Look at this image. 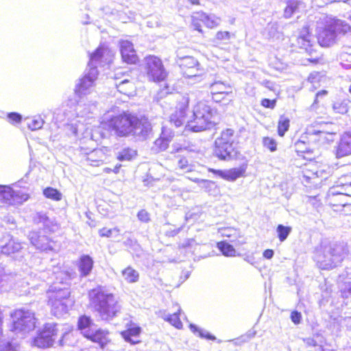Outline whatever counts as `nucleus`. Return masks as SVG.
Listing matches in <instances>:
<instances>
[{
    "label": "nucleus",
    "instance_id": "nucleus-1",
    "mask_svg": "<svg viewBox=\"0 0 351 351\" xmlns=\"http://www.w3.org/2000/svg\"><path fill=\"white\" fill-rule=\"evenodd\" d=\"M188 97H182L177 110L169 117L170 124L178 128L186 121V128L193 132H201L213 128L218 122L217 110L205 101L198 102L193 109L191 119L186 121V110L189 106Z\"/></svg>",
    "mask_w": 351,
    "mask_h": 351
},
{
    "label": "nucleus",
    "instance_id": "nucleus-2",
    "mask_svg": "<svg viewBox=\"0 0 351 351\" xmlns=\"http://www.w3.org/2000/svg\"><path fill=\"white\" fill-rule=\"evenodd\" d=\"M106 119L109 129L120 137L132 135L145 138L152 130V125L147 118H139L129 112Z\"/></svg>",
    "mask_w": 351,
    "mask_h": 351
},
{
    "label": "nucleus",
    "instance_id": "nucleus-3",
    "mask_svg": "<svg viewBox=\"0 0 351 351\" xmlns=\"http://www.w3.org/2000/svg\"><path fill=\"white\" fill-rule=\"evenodd\" d=\"M88 298L90 307L102 321L110 322L121 312V306L116 297L101 287L90 290Z\"/></svg>",
    "mask_w": 351,
    "mask_h": 351
},
{
    "label": "nucleus",
    "instance_id": "nucleus-4",
    "mask_svg": "<svg viewBox=\"0 0 351 351\" xmlns=\"http://www.w3.org/2000/svg\"><path fill=\"white\" fill-rule=\"evenodd\" d=\"M109 53L107 48L99 47L90 56L88 67L84 71V75L78 80L75 85V92L79 97L87 95L93 91L98 76L97 64L102 65L109 62L110 60L106 58Z\"/></svg>",
    "mask_w": 351,
    "mask_h": 351
},
{
    "label": "nucleus",
    "instance_id": "nucleus-5",
    "mask_svg": "<svg viewBox=\"0 0 351 351\" xmlns=\"http://www.w3.org/2000/svg\"><path fill=\"white\" fill-rule=\"evenodd\" d=\"M350 26L344 21L326 16H323L317 21L316 34L317 42L322 47L332 45L338 34H345Z\"/></svg>",
    "mask_w": 351,
    "mask_h": 351
},
{
    "label": "nucleus",
    "instance_id": "nucleus-6",
    "mask_svg": "<svg viewBox=\"0 0 351 351\" xmlns=\"http://www.w3.org/2000/svg\"><path fill=\"white\" fill-rule=\"evenodd\" d=\"M347 253V249L342 245L322 241L316 249L315 260L322 269H330L341 263Z\"/></svg>",
    "mask_w": 351,
    "mask_h": 351
},
{
    "label": "nucleus",
    "instance_id": "nucleus-7",
    "mask_svg": "<svg viewBox=\"0 0 351 351\" xmlns=\"http://www.w3.org/2000/svg\"><path fill=\"white\" fill-rule=\"evenodd\" d=\"M236 135L232 129H226L221 133L215 142V154L221 160H232L237 157L235 146Z\"/></svg>",
    "mask_w": 351,
    "mask_h": 351
},
{
    "label": "nucleus",
    "instance_id": "nucleus-8",
    "mask_svg": "<svg viewBox=\"0 0 351 351\" xmlns=\"http://www.w3.org/2000/svg\"><path fill=\"white\" fill-rule=\"evenodd\" d=\"M51 311L56 317H61L68 311L70 291L66 288L54 287L47 292Z\"/></svg>",
    "mask_w": 351,
    "mask_h": 351
},
{
    "label": "nucleus",
    "instance_id": "nucleus-9",
    "mask_svg": "<svg viewBox=\"0 0 351 351\" xmlns=\"http://www.w3.org/2000/svg\"><path fill=\"white\" fill-rule=\"evenodd\" d=\"M13 319L12 330L23 336L35 328L34 313L27 309L20 308L11 314Z\"/></svg>",
    "mask_w": 351,
    "mask_h": 351
},
{
    "label": "nucleus",
    "instance_id": "nucleus-10",
    "mask_svg": "<svg viewBox=\"0 0 351 351\" xmlns=\"http://www.w3.org/2000/svg\"><path fill=\"white\" fill-rule=\"evenodd\" d=\"M28 199V194L14 191L9 185L0 184V206L21 205Z\"/></svg>",
    "mask_w": 351,
    "mask_h": 351
},
{
    "label": "nucleus",
    "instance_id": "nucleus-11",
    "mask_svg": "<svg viewBox=\"0 0 351 351\" xmlns=\"http://www.w3.org/2000/svg\"><path fill=\"white\" fill-rule=\"evenodd\" d=\"M145 70L149 80L154 82L163 81L167 75L161 60L154 56L145 58Z\"/></svg>",
    "mask_w": 351,
    "mask_h": 351
},
{
    "label": "nucleus",
    "instance_id": "nucleus-12",
    "mask_svg": "<svg viewBox=\"0 0 351 351\" xmlns=\"http://www.w3.org/2000/svg\"><path fill=\"white\" fill-rule=\"evenodd\" d=\"M221 18L214 14H206L204 12H197L192 16V25L199 32H202V23L208 28H215L221 23Z\"/></svg>",
    "mask_w": 351,
    "mask_h": 351
},
{
    "label": "nucleus",
    "instance_id": "nucleus-13",
    "mask_svg": "<svg viewBox=\"0 0 351 351\" xmlns=\"http://www.w3.org/2000/svg\"><path fill=\"white\" fill-rule=\"evenodd\" d=\"M57 331L56 324L53 323L46 324L34 339V345L43 348L51 346L57 337Z\"/></svg>",
    "mask_w": 351,
    "mask_h": 351
},
{
    "label": "nucleus",
    "instance_id": "nucleus-14",
    "mask_svg": "<svg viewBox=\"0 0 351 351\" xmlns=\"http://www.w3.org/2000/svg\"><path fill=\"white\" fill-rule=\"evenodd\" d=\"M180 66L183 75L188 78L199 79L203 73V69L199 62L192 56H186L180 60Z\"/></svg>",
    "mask_w": 351,
    "mask_h": 351
},
{
    "label": "nucleus",
    "instance_id": "nucleus-15",
    "mask_svg": "<svg viewBox=\"0 0 351 351\" xmlns=\"http://www.w3.org/2000/svg\"><path fill=\"white\" fill-rule=\"evenodd\" d=\"M44 230L32 231L28 235L29 240L32 245L41 251L52 250L53 241L48 236L43 234Z\"/></svg>",
    "mask_w": 351,
    "mask_h": 351
},
{
    "label": "nucleus",
    "instance_id": "nucleus-16",
    "mask_svg": "<svg viewBox=\"0 0 351 351\" xmlns=\"http://www.w3.org/2000/svg\"><path fill=\"white\" fill-rule=\"evenodd\" d=\"M296 42L298 47L310 56H313V54L316 52L315 49L316 45L315 44L313 37L309 34L306 27H304L302 29Z\"/></svg>",
    "mask_w": 351,
    "mask_h": 351
},
{
    "label": "nucleus",
    "instance_id": "nucleus-17",
    "mask_svg": "<svg viewBox=\"0 0 351 351\" xmlns=\"http://www.w3.org/2000/svg\"><path fill=\"white\" fill-rule=\"evenodd\" d=\"M120 52L123 62L128 64H134L138 60L136 52L132 42L129 40H120Z\"/></svg>",
    "mask_w": 351,
    "mask_h": 351
},
{
    "label": "nucleus",
    "instance_id": "nucleus-18",
    "mask_svg": "<svg viewBox=\"0 0 351 351\" xmlns=\"http://www.w3.org/2000/svg\"><path fill=\"white\" fill-rule=\"evenodd\" d=\"M335 155L337 158L351 155V132H344L335 147Z\"/></svg>",
    "mask_w": 351,
    "mask_h": 351
},
{
    "label": "nucleus",
    "instance_id": "nucleus-19",
    "mask_svg": "<svg viewBox=\"0 0 351 351\" xmlns=\"http://www.w3.org/2000/svg\"><path fill=\"white\" fill-rule=\"evenodd\" d=\"M109 332L108 330L103 329H94L91 331L86 330L84 332V337L93 342L99 343L101 347L106 346L109 341Z\"/></svg>",
    "mask_w": 351,
    "mask_h": 351
},
{
    "label": "nucleus",
    "instance_id": "nucleus-20",
    "mask_svg": "<svg viewBox=\"0 0 351 351\" xmlns=\"http://www.w3.org/2000/svg\"><path fill=\"white\" fill-rule=\"evenodd\" d=\"M350 187L346 181H345L343 177H341L337 182L336 186H333L330 188L327 193V199H330V202H335V197L339 195H348V188Z\"/></svg>",
    "mask_w": 351,
    "mask_h": 351
},
{
    "label": "nucleus",
    "instance_id": "nucleus-21",
    "mask_svg": "<svg viewBox=\"0 0 351 351\" xmlns=\"http://www.w3.org/2000/svg\"><path fill=\"white\" fill-rule=\"evenodd\" d=\"M311 141H317L319 144L329 143L334 141L335 132H326L324 130L309 131Z\"/></svg>",
    "mask_w": 351,
    "mask_h": 351
},
{
    "label": "nucleus",
    "instance_id": "nucleus-22",
    "mask_svg": "<svg viewBox=\"0 0 351 351\" xmlns=\"http://www.w3.org/2000/svg\"><path fill=\"white\" fill-rule=\"evenodd\" d=\"M210 88L214 100H217L216 96L228 95L232 93V88L230 85L223 82L215 81L210 84Z\"/></svg>",
    "mask_w": 351,
    "mask_h": 351
},
{
    "label": "nucleus",
    "instance_id": "nucleus-23",
    "mask_svg": "<svg viewBox=\"0 0 351 351\" xmlns=\"http://www.w3.org/2000/svg\"><path fill=\"white\" fill-rule=\"evenodd\" d=\"M4 239L8 241V242L5 244H0L1 253L9 255L10 254L15 253L21 249L22 247L21 243L10 238L9 234L4 236Z\"/></svg>",
    "mask_w": 351,
    "mask_h": 351
},
{
    "label": "nucleus",
    "instance_id": "nucleus-24",
    "mask_svg": "<svg viewBox=\"0 0 351 351\" xmlns=\"http://www.w3.org/2000/svg\"><path fill=\"white\" fill-rule=\"evenodd\" d=\"M34 223L36 224H42L45 230L53 232L56 224L49 218L46 213L43 212H38L33 216Z\"/></svg>",
    "mask_w": 351,
    "mask_h": 351
},
{
    "label": "nucleus",
    "instance_id": "nucleus-25",
    "mask_svg": "<svg viewBox=\"0 0 351 351\" xmlns=\"http://www.w3.org/2000/svg\"><path fill=\"white\" fill-rule=\"evenodd\" d=\"M218 232L221 237L230 238V241L235 243L236 245H241L244 243V241L239 240L241 237L239 230L230 227L221 228L218 230Z\"/></svg>",
    "mask_w": 351,
    "mask_h": 351
},
{
    "label": "nucleus",
    "instance_id": "nucleus-26",
    "mask_svg": "<svg viewBox=\"0 0 351 351\" xmlns=\"http://www.w3.org/2000/svg\"><path fill=\"white\" fill-rule=\"evenodd\" d=\"M93 260L90 256L82 255L78 263L80 275L83 277L88 276L93 269Z\"/></svg>",
    "mask_w": 351,
    "mask_h": 351
},
{
    "label": "nucleus",
    "instance_id": "nucleus-27",
    "mask_svg": "<svg viewBox=\"0 0 351 351\" xmlns=\"http://www.w3.org/2000/svg\"><path fill=\"white\" fill-rule=\"evenodd\" d=\"M245 169L243 167L233 168L226 171H218V175L228 181L233 182L243 176Z\"/></svg>",
    "mask_w": 351,
    "mask_h": 351
},
{
    "label": "nucleus",
    "instance_id": "nucleus-28",
    "mask_svg": "<svg viewBox=\"0 0 351 351\" xmlns=\"http://www.w3.org/2000/svg\"><path fill=\"white\" fill-rule=\"evenodd\" d=\"M308 136H310V132L308 133ZM310 141H312L310 138V136L307 137L306 136H301L300 139L298 140L294 145L295 149L298 153L304 154V153H311L313 147V145L310 143Z\"/></svg>",
    "mask_w": 351,
    "mask_h": 351
},
{
    "label": "nucleus",
    "instance_id": "nucleus-29",
    "mask_svg": "<svg viewBox=\"0 0 351 351\" xmlns=\"http://www.w3.org/2000/svg\"><path fill=\"white\" fill-rule=\"evenodd\" d=\"M105 158V154L100 149H94L86 156L88 163L94 167H98L102 165Z\"/></svg>",
    "mask_w": 351,
    "mask_h": 351
},
{
    "label": "nucleus",
    "instance_id": "nucleus-30",
    "mask_svg": "<svg viewBox=\"0 0 351 351\" xmlns=\"http://www.w3.org/2000/svg\"><path fill=\"white\" fill-rule=\"evenodd\" d=\"M350 101L347 99H337L332 101V109L334 113L345 114L349 110Z\"/></svg>",
    "mask_w": 351,
    "mask_h": 351
},
{
    "label": "nucleus",
    "instance_id": "nucleus-31",
    "mask_svg": "<svg viewBox=\"0 0 351 351\" xmlns=\"http://www.w3.org/2000/svg\"><path fill=\"white\" fill-rule=\"evenodd\" d=\"M141 328L139 326H135L121 332V335L125 341L134 345L138 343L139 341H135L132 339V337H138L141 333Z\"/></svg>",
    "mask_w": 351,
    "mask_h": 351
},
{
    "label": "nucleus",
    "instance_id": "nucleus-32",
    "mask_svg": "<svg viewBox=\"0 0 351 351\" xmlns=\"http://www.w3.org/2000/svg\"><path fill=\"white\" fill-rule=\"evenodd\" d=\"M94 323L91 318L86 315L81 316L78 319V328L84 336V332L87 330L91 331L93 328Z\"/></svg>",
    "mask_w": 351,
    "mask_h": 351
},
{
    "label": "nucleus",
    "instance_id": "nucleus-33",
    "mask_svg": "<svg viewBox=\"0 0 351 351\" xmlns=\"http://www.w3.org/2000/svg\"><path fill=\"white\" fill-rule=\"evenodd\" d=\"M116 86L119 92L127 95L132 94L134 88L133 82L128 79L116 84Z\"/></svg>",
    "mask_w": 351,
    "mask_h": 351
},
{
    "label": "nucleus",
    "instance_id": "nucleus-34",
    "mask_svg": "<svg viewBox=\"0 0 351 351\" xmlns=\"http://www.w3.org/2000/svg\"><path fill=\"white\" fill-rule=\"evenodd\" d=\"M123 278L129 283L136 282L138 280L139 274L137 271L128 267L122 271Z\"/></svg>",
    "mask_w": 351,
    "mask_h": 351
},
{
    "label": "nucleus",
    "instance_id": "nucleus-35",
    "mask_svg": "<svg viewBox=\"0 0 351 351\" xmlns=\"http://www.w3.org/2000/svg\"><path fill=\"white\" fill-rule=\"evenodd\" d=\"M217 248L225 256H234L236 250L232 245L226 241H220L217 243Z\"/></svg>",
    "mask_w": 351,
    "mask_h": 351
},
{
    "label": "nucleus",
    "instance_id": "nucleus-36",
    "mask_svg": "<svg viewBox=\"0 0 351 351\" xmlns=\"http://www.w3.org/2000/svg\"><path fill=\"white\" fill-rule=\"evenodd\" d=\"M95 108V105L92 104L91 105H88V107L86 106L85 104H82L79 103L76 107V112L78 117L82 118L84 117H88L89 114L93 113V111Z\"/></svg>",
    "mask_w": 351,
    "mask_h": 351
},
{
    "label": "nucleus",
    "instance_id": "nucleus-37",
    "mask_svg": "<svg viewBox=\"0 0 351 351\" xmlns=\"http://www.w3.org/2000/svg\"><path fill=\"white\" fill-rule=\"evenodd\" d=\"M136 156V151L130 147L124 148L118 153L117 159L120 161L130 160Z\"/></svg>",
    "mask_w": 351,
    "mask_h": 351
},
{
    "label": "nucleus",
    "instance_id": "nucleus-38",
    "mask_svg": "<svg viewBox=\"0 0 351 351\" xmlns=\"http://www.w3.org/2000/svg\"><path fill=\"white\" fill-rule=\"evenodd\" d=\"M191 330L197 334L201 338H205L209 340H215L216 337L212 335H210L208 331L201 329L198 328L196 325L191 324L190 326Z\"/></svg>",
    "mask_w": 351,
    "mask_h": 351
},
{
    "label": "nucleus",
    "instance_id": "nucleus-39",
    "mask_svg": "<svg viewBox=\"0 0 351 351\" xmlns=\"http://www.w3.org/2000/svg\"><path fill=\"white\" fill-rule=\"evenodd\" d=\"M44 123V119L40 115H36L33 117L29 122L27 123V127L32 131L37 130L42 128Z\"/></svg>",
    "mask_w": 351,
    "mask_h": 351
},
{
    "label": "nucleus",
    "instance_id": "nucleus-40",
    "mask_svg": "<svg viewBox=\"0 0 351 351\" xmlns=\"http://www.w3.org/2000/svg\"><path fill=\"white\" fill-rule=\"evenodd\" d=\"M299 1L298 0H291L288 2L285 9L284 16L285 18H290L298 10Z\"/></svg>",
    "mask_w": 351,
    "mask_h": 351
},
{
    "label": "nucleus",
    "instance_id": "nucleus-41",
    "mask_svg": "<svg viewBox=\"0 0 351 351\" xmlns=\"http://www.w3.org/2000/svg\"><path fill=\"white\" fill-rule=\"evenodd\" d=\"M44 195L49 199L59 201L62 199L61 193L52 187H47L43 191Z\"/></svg>",
    "mask_w": 351,
    "mask_h": 351
},
{
    "label": "nucleus",
    "instance_id": "nucleus-42",
    "mask_svg": "<svg viewBox=\"0 0 351 351\" xmlns=\"http://www.w3.org/2000/svg\"><path fill=\"white\" fill-rule=\"evenodd\" d=\"M276 232L278 237L281 242H283L287 239L288 236L291 232V228L289 226H285L280 224L277 226Z\"/></svg>",
    "mask_w": 351,
    "mask_h": 351
},
{
    "label": "nucleus",
    "instance_id": "nucleus-43",
    "mask_svg": "<svg viewBox=\"0 0 351 351\" xmlns=\"http://www.w3.org/2000/svg\"><path fill=\"white\" fill-rule=\"evenodd\" d=\"M164 319L176 328L180 329L182 327V323L180 321L179 314L177 312L165 315Z\"/></svg>",
    "mask_w": 351,
    "mask_h": 351
},
{
    "label": "nucleus",
    "instance_id": "nucleus-44",
    "mask_svg": "<svg viewBox=\"0 0 351 351\" xmlns=\"http://www.w3.org/2000/svg\"><path fill=\"white\" fill-rule=\"evenodd\" d=\"M289 128V119L284 116L280 117L278 125V133L280 136H283Z\"/></svg>",
    "mask_w": 351,
    "mask_h": 351
},
{
    "label": "nucleus",
    "instance_id": "nucleus-45",
    "mask_svg": "<svg viewBox=\"0 0 351 351\" xmlns=\"http://www.w3.org/2000/svg\"><path fill=\"white\" fill-rule=\"evenodd\" d=\"M169 145V143L167 141V140H165L161 136H160L154 141L152 150L156 152H162L167 149Z\"/></svg>",
    "mask_w": 351,
    "mask_h": 351
},
{
    "label": "nucleus",
    "instance_id": "nucleus-46",
    "mask_svg": "<svg viewBox=\"0 0 351 351\" xmlns=\"http://www.w3.org/2000/svg\"><path fill=\"white\" fill-rule=\"evenodd\" d=\"M349 195H339L338 196H336V197H335V202H330V199H326V201L328 203V204H330L331 206L334 207V206H346L347 204H348V202H347V198Z\"/></svg>",
    "mask_w": 351,
    "mask_h": 351
},
{
    "label": "nucleus",
    "instance_id": "nucleus-47",
    "mask_svg": "<svg viewBox=\"0 0 351 351\" xmlns=\"http://www.w3.org/2000/svg\"><path fill=\"white\" fill-rule=\"evenodd\" d=\"M177 165L182 172H189L193 169V166L189 164L188 160L184 157H180L178 159Z\"/></svg>",
    "mask_w": 351,
    "mask_h": 351
},
{
    "label": "nucleus",
    "instance_id": "nucleus-48",
    "mask_svg": "<svg viewBox=\"0 0 351 351\" xmlns=\"http://www.w3.org/2000/svg\"><path fill=\"white\" fill-rule=\"evenodd\" d=\"M263 145L271 152H274L277 149V143L273 138L268 136L264 137L263 138Z\"/></svg>",
    "mask_w": 351,
    "mask_h": 351
},
{
    "label": "nucleus",
    "instance_id": "nucleus-49",
    "mask_svg": "<svg viewBox=\"0 0 351 351\" xmlns=\"http://www.w3.org/2000/svg\"><path fill=\"white\" fill-rule=\"evenodd\" d=\"M160 136H161L165 140H167V141L169 143L174 136V132L171 128L167 125H164L162 126V132Z\"/></svg>",
    "mask_w": 351,
    "mask_h": 351
},
{
    "label": "nucleus",
    "instance_id": "nucleus-50",
    "mask_svg": "<svg viewBox=\"0 0 351 351\" xmlns=\"http://www.w3.org/2000/svg\"><path fill=\"white\" fill-rule=\"evenodd\" d=\"M265 30L268 32L269 37L273 38L278 33V25L277 23H269L267 24Z\"/></svg>",
    "mask_w": 351,
    "mask_h": 351
},
{
    "label": "nucleus",
    "instance_id": "nucleus-51",
    "mask_svg": "<svg viewBox=\"0 0 351 351\" xmlns=\"http://www.w3.org/2000/svg\"><path fill=\"white\" fill-rule=\"evenodd\" d=\"M0 351H18V345L8 342L0 346Z\"/></svg>",
    "mask_w": 351,
    "mask_h": 351
},
{
    "label": "nucleus",
    "instance_id": "nucleus-52",
    "mask_svg": "<svg viewBox=\"0 0 351 351\" xmlns=\"http://www.w3.org/2000/svg\"><path fill=\"white\" fill-rule=\"evenodd\" d=\"M341 294L343 298H348L351 295V282H345L341 288Z\"/></svg>",
    "mask_w": 351,
    "mask_h": 351
},
{
    "label": "nucleus",
    "instance_id": "nucleus-53",
    "mask_svg": "<svg viewBox=\"0 0 351 351\" xmlns=\"http://www.w3.org/2000/svg\"><path fill=\"white\" fill-rule=\"evenodd\" d=\"M9 121L12 123H20L22 120V116L17 112H10L8 114Z\"/></svg>",
    "mask_w": 351,
    "mask_h": 351
},
{
    "label": "nucleus",
    "instance_id": "nucleus-54",
    "mask_svg": "<svg viewBox=\"0 0 351 351\" xmlns=\"http://www.w3.org/2000/svg\"><path fill=\"white\" fill-rule=\"evenodd\" d=\"M290 318L295 324H299L302 320V314L297 311H293L291 313Z\"/></svg>",
    "mask_w": 351,
    "mask_h": 351
},
{
    "label": "nucleus",
    "instance_id": "nucleus-55",
    "mask_svg": "<svg viewBox=\"0 0 351 351\" xmlns=\"http://www.w3.org/2000/svg\"><path fill=\"white\" fill-rule=\"evenodd\" d=\"M215 38L219 40H228L230 38V33L227 31H219L216 34Z\"/></svg>",
    "mask_w": 351,
    "mask_h": 351
},
{
    "label": "nucleus",
    "instance_id": "nucleus-56",
    "mask_svg": "<svg viewBox=\"0 0 351 351\" xmlns=\"http://www.w3.org/2000/svg\"><path fill=\"white\" fill-rule=\"evenodd\" d=\"M113 232H119V230L117 228L113 229L102 228L99 230V234L101 237H110Z\"/></svg>",
    "mask_w": 351,
    "mask_h": 351
},
{
    "label": "nucleus",
    "instance_id": "nucleus-57",
    "mask_svg": "<svg viewBox=\"0 0 351 351\" xmlns=\"http://www.w3.org/2000/svg\"><path fill=\"white\" fill-rule=\"evenodd\" d=\"M276 103V99L271 100V99H263L261 101V105L263 107L267 108H271V109H273V108H275Z\"/></svg>",
    "mask_w": 351,
    "mask_h": 351
},
{
    "label": "nucleus",
    "instance_id": "nucleus-58",
    "mask_svg": "<svg viewBox=\"0 0 351 351\" xmlns=\"http://www.w3.org/2000/svg\"><path fill=\"white\" fill-rule=\"evenodd\" d=\"M138 219L142 222H147L149 221V213L145 210H141L137 214Z\"/></svg>",
    "mask_w": 351,
    "mask_h": 351
},
{
    "label": "nucleus",
    "instance_id": "nucleus-59",
    "mask_svg": "<svg viewBox=\"0 0 351 351\" xmlns=\"http://www.w3.org/2000/svg\"><path fill=\"white\" fill-rule=\"evenodd\" d=\"M194 181L195 182H200L202 184H204V186H205V187H211L215 185V183L213 182L209 181V180H199V179H195Z\"/></svg>",
    "mask_w": 351,
    "mask_h": 351
},
{
    "label": "nucleus",
    "instance_id": "nucleus-60",
    "mask_svg": "<svg viewBox=\"0 0 351 351\" xmlns=\"http://www.w3.org/2000/svg\"><path fill=\"white\" fill-rule=\"evenodd\" d=\"M327 93H328V92L326 90H322L319 91L318 93H317L316 96H315V99L314 102L313 104V106H314L315 105H316L318 103V98L319 97H324V96L326 95Z\"/></svg>",
    "mask_w": 351,
    "mask_h": 351
},
{
    "label": "nucleus",
    "instance_id": "nucleus-61",
    "mask_svg": "<svg viewBox=\"0 0 351 351\" xmlns=\"http://www.w3.org/2000/svg\"><path fill=\"white\" fill-rule=\"evenodd\" d=\"M274 252L272 250H266L263 252V256L267 259H271L274 256Z\"/></svg>",
    "mask_w": 351,
    "mask_h": 351
},
{
    "label": "nucleus",
    "instance_id": "nucleus-62",
    "mask_svg": "<svg viewBox=\"0 0 351 351\" xmlns=\"http://www.w3.org/2000/svg\"><path fill=\"white\" fill-rule=\"evenodd\" d=\"M304 341L305 342V343L308 346H312V347H315L317 346V342L315 340H314L312 338H307V339H304Z\"/></svg>",
    "mask_w": 351,
    "mask_h": 351
},
{
    "label": "nucleus",
    "instance_id": "nucleus-63",
    "mask_svg": "<svg viewBox=\"0 0 351 351\" xmlns=\"http://www.w3.org/2000/svg\"><path fill=\"white\" fill-rule=\"evenodd\" d=\"M319 75V73L317 72L311 73L308 76V81L311 83H313L316 81L317 77Z\"/></svg>",
    "mask_w": 351,
    "mask_h": 351
},
{
    "label": "nucleus",
    "instance_id": "nucleus-64",
    "mask_svg": "<svg viewBox=\"0 0 351 351\" xmlns=\"http://www.w3.org/2000/svg\"><path fill=\"white\" fill-rule=\"evenodd\" d=\"M345 181L347 182V183L348 184L349 186H351V174L350 175H346L344 176H343Z\"/></svg>",
    "mask_w": 351,
    "mask_h": 351
}]
</instances>
